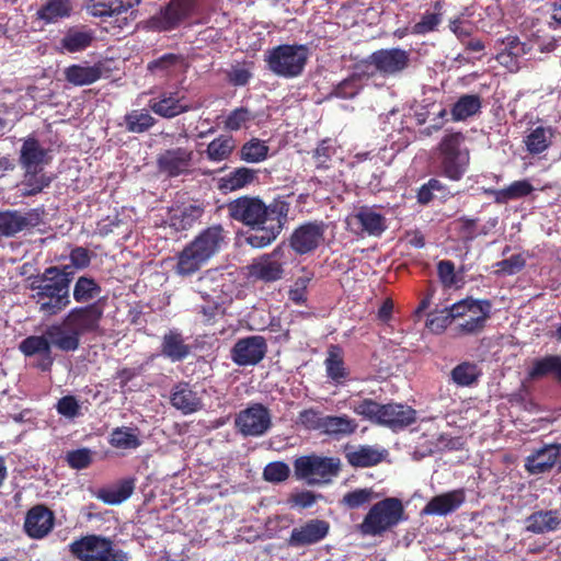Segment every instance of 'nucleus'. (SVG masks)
I'll list each match as a JSON object with an SVG mask.
<instances>
[{
  "mask_svg": "<svg viewBox=\"0 0 561 561\" xmlns=\"http://www.w3.org/2000/svg\"><path fill=\"white\" fill-rule=\"evenodd\" d=\"M95 39L94 32L85 26H72L67 30L59 41L61 51L79 53L90 47Z\"/></svg>",
  "mask_w": 561,
  "mask_h": 561,
  "instance_id": "obj_31",
  "label": "nucleus"
},
{
  "mask_svg": "<svg viewBox=\"0 0 561 561\" xmlns=\"http://www.w3.org/2000/svg\"><path fill=\"white\" fill-rule=\"evenodd\" d=\"M324 365L328 378H330L335 385H342L347 380L350 371L345 367L341 348L339 346L332 345L329 348Z\"/></svg>",
  "mask_w": 561,
  "mask_h": 561,
  "instance_id": "obj_40",
  "label": "nucleus"
},
{
  "mask_svg": "<svg viewBox=\"0 0 561 561\" xmlns=\"http://www.w3.org/2000/svg\"><path fill=\"white\" fill-rule=\"evenodd\" d=\"M553 129L551 127L537 126L525 137L524 144L530 154H540L552 144Z\"/></svg>",
  "mask_w": 561,
  "mask_h": 561,
  "instance_id": "obj_45",
  "label": "nucleus"
},
{
  "mask_svg": "<svg viewBox=\"0 0 561 561\" xmlns=\"http://www.w3.org/2000/svg\"><path fill=\"white\" fill-rule=\"evenodd\" d=\"M330 530V525L323 519H310L300 527H295L288 538L291 547H305L314 545L324 539Z\"/></svg>",
  "mask_w": 561,
  "mask_h": 561,
  "instance_id": "obj_25",
  "label": "nucleus"
},
{
  "mask_svg": "<svg viewBox=\"0 0 561 561\" xmlns=\"http://www.w3.org/2000/svg\"><path fill=\"white\" fill-rule=\"evenodd\" d=\"M561 457V444H549L534 450L525 459V469L530 474H540L549 471Z\"/></svg>",
  "mask_w": 561,
  "mask_h": 561,
  "instance_id": "obj_27",
  "label": "nucleus"
},
{
  "mask_svg": "<svg viewBox=\"0 0 561 561\" xmlns=\"http://www.w3.org/2000/svg\"><path fill=\"white\" fill-rule=\"evenodd\" d=\"M103 68L102 62L93 66L71 65L65 69V78L77 87L89 85L102 77Z\"/></svg>",
  "mask_w": 561,
  "mask_h": 561,
  "instance_id": "obj_36",
  "label": "nucleus"
},
{
  "mask_svg": "<svg viewBox=\"0 0 561 561\" xmlns=\"http://www.w3.org/2000/svg\"><path fill=\"white\" fill-rule=\"evenodd\" d=\"M294 193L278 195L266 205L260 197L243 195L227 205L230 219L252 229L245 241L252 248L270 245L283 231L290 210Z\"/></svg>",
  "mask_w": 561,
  "mask_h": 561,
  "instance_id": "obj_1",
  "label": "nucleus"
},
{
  "mask_svg": "<svg viewBox=\"0 0 561 561\" xmlns=\"http://www.w3.org/2000/svg\"><path fill=\"white\" fill-rule=\"evenodd\" d=\"M227 232L221 225L203 229L175 256L173 271L181 277L196 274L207 262L220 252L226 243Z\"/></svg>",
  "mask_w": 561,
  "mask_h": 561,
  "instance_id": "obj_2",
  "label": "nucleus"
},
{
  "mask_svg": "<svg viewBox=\"0 0 561 561\" xmlns=\"http://www.w3.org/2000/svg\"><path fill=\"white\" fill-rule=\"evenodd\" d=\"M534 191L533 184L528 180H518L512 182L504 188H486L484 193L492 196L494 203L503 205L511 201H516L530 195Z\"/></svg>",
  "mask_w": 561,
  "mask_h": 561,
  "instance_id": "obj_33",
  "label": "nucleus"
},
{
  "mask_svg": "<svg viewBox=\"0 0 561 561\" xmlns=\"http://www.w3.org/2000/svg\"><path fill=\"white\" fill-rule=\"evenodd\" d=\"M344 455L348 465L354 468L374 467L383 459L382 451L370 445H359L358 447L345 446Z\"/></svg>",
  "mask_w": 561,
  "mask_h": 561,
  "instance_id": "obj_32",
  "label": "nucleus"
},
{
  "mask_svg": "<svg viewBox=\"0 0 561 561\" xmlns=\"http://www.w3.org/2000/svg\"><path fill=\"white\" fill-rule=\"evenodd\" d=\"M363 89V82H360L357 76L353 73L342 80L339 84H336L332 90V95L339 99H353L355 98L360 90Z\"/></svg>",
  "mask_w": 561,
  "mask_h": 561,
  "instance_id": "obj_58",
  "label": "nucleus"
},
{
  "mask_svg": "<svg viewBox=\"0 0 561 561\" xmlns=\"http://www.w3.org/2000/svg\"><path fill=\"white\" fill-rule=\"evenodd\" d=\"M71 0H47L37 12L38 20L44 21L46 24L56 23L59 20L67 19L72 13Z\"/></svg>",
  "mask_w": 561,
  "mask_h": 561,
  "instance_id": "obj_39",
  "label": "nucleus"
},
{
  "mask_svg": "<svg viewBox=\"0 0 561 561\" xmlns=\"http://www.w3.org/2000/svg\"><path fill=\"white\" fill-rule=\"evenodd\" d=\"M561 525V516L558 510H540L525 518V530L531 534H546L556 531Z\"/></svg>",
  "mask_w": 561,
  "mask_h": 561,
  "instance_id": "obj_29",
  "label": "nucleus"
},
{
  "mask_svg": "<svg viewBox=\"0 0 561 561\" xmlns=\"http://www.w3.org/2000/svg\"><path fill=\"white\" fill-rule=\"evenodd\" d=\"M407 519L402 501L386 497L375 503L359 524V531L365 536H381Z\"/></svg>",
  "mask_w": 561,
  "mask_h": 561,
  "instance_id": "obj_7",
  "label": "nucleus"
},
{
  "mask_svg": "<svg viewBox=\"0 0 561 561\" xmlns=\"http://www.w3.org/2000/svg\"><path fill=\"white\" fill-rule=\"evenodd\" d=\"M295 474L298 479L316 478L313 481L328 482L332 477L339 474L341 461L334 457H321L317 455H308L298 457L294 461Z\"/></svg>",
  "mask_w": 561,
  "mask_h": 561,
  "instance_id": "obj_11",
  "label": "nucleus"
},
{
  "mask_svg": "<svg viewBox=\"0 0 561 561\" xmlns=\"http://www.w3.org/2000/svg\"><path fill=\"white\" fill-rule=\"evenodd\" d=\"M256 171L250 168H237L218 180V190L227 193L241 190L256 180Z\"/></svg>",
  "mask_w": 561,
  "mask_h": 561,
  "instance_id": "obj_37",
  "label": "nucleus"
},
{
  "mask_svg": "<svg viewBox=\"0 0 561 561\" xmlns=\"http://www.w3.org/2000/svg\"><path fill=\"white\" fill-rule=\"evenodd\" d=\"M290 474L289 466L283 461H274L268 463L263 471V477L268 482H283Z\"/></svg>",
  "mask_w": 561,
  "mask_h": 561,
  "instance_id": "obj_64",
  "label": "nucleus"
},
{
  "mask_svg": "<svg viewBox=\"0 0 561 561\" xmlns=\"http://www.w3.org/2000/svg\"><path fill=\"white\" fill-rule=\"evenodd\" d=\"M559 355H547L533 360L531 367L527 371L529 380H538L552 375L557 378Z\"/></svg>",
  "mask_w": 561,
  "mask_h": 561,
  "instance_id": "obj_47",
  "label": "nucleus"
},
{
  "mask_svg": "<svg viewBox=\"0 0 561 561\" xmlns=\"http://www.w3.org/2000/svg\"><path fill=\"white\" fill-rule=\"evenodd\" d=\"M465 501L462 490L446 492L432 497L424 506V515H447L455 512Z\"/></svg>",
  "mask_w": 561,
  "mask_h": 561,
  "instance_id": "obj_30",
  "label": "nucleus"
},
{
  "mask_svg": "<svg viewBox=\"0 0 561 561\" xmlns=\"http://www.w3.org/2000/svg\"><path fill=\"white\" fill-rule=\"evenodd\" d=\"M197 0H170L148 20V27L157 32L178 28L195 11Z\"/></svg>",
  "mask_w": 561,
  "mask_h": 561,
  "instance_id": "obj_10",
  "label": "nucleus"
},
{
  "mask_svg": "<svg viewBox=\"0 0 561 561\" xmlns=\"http://www.w3.org/2000/svg\"><path fill=\"white\" fill-rule=\"evenodd\" d=\"M255 114H253L247 107H237L229 113L225 121V126L229 130H239L242 127H247L249 122L255 119Z\"/></svg>",
  "mask_w": 561,
  "mask_h": 561,
  "instance_id": "obj_62",
  "label": "nucleus"
},
{
  "mask_svg": "<svg viewBox=\"0 0 561 561\" xmlns=\"http://www.w3.org/2000/svg\"><path fill=\"white\" fill-rule=\"evenodd\" d=\"M381 409L379 425L393 431L404 428L416 421V412L409 405L387 403Z\"/></svg>",
  "mask_w": 561,
  "mask_h": 561,
  "instance_id": "obj_28",
  "label": "nucleus"
},
{
  "mask_svg": "<svg viewBox=\"0 0 561 561\" xmlns=\"http://www.w3.org/2000/svg\"><path fill=\"white\" fill-rule=\"evenodd\" d=\"M478 218H469L467 216H461L458 219H456L453 222V225L455 227L458 238L462 242L468 243L473 241L478 236Z\"/></svg>",
  "mask_w": 561,
  "mask_h": 561,
  "instance_id": "obj_59",
  "label": "nucleus"
},
{
  "mask_svg": "<svg viewBox=\"0 0 561 561\" xmlns=\"http://www.w3.org/2000/svg\"><path fill=\"white\" fill-rule=\"evenodd\" d=\"M456 324L450 328L454 337L477 336L481 334L492 313L489 299L463 298L451 305Z\"/></svg>",
  "mask_w": 561,
  "mask_h": 561,
  "instance_id": "obj_4",
  "label": "nucleus"
},
{
  "mask_svg": "<svg viewBox=\"0 0 561 561\" xmlns=\"http://www.w3.org/2000/svg\"><path fill=\"white\" fill-rule=\"evenodd\" d=\"M376 496L371 488L355 489L343 495L341 504L350 510H356L370 503Z\"/></svg>",
  "mask_w": 561,
  "mask_h": 561,
  "instance_id": "obj_55",
  "label": "nucleus"
},
{
  "mask_svg": "<svg viewBox=\"0 0 561 561\" xmlns=\"http://www.w3.org/2000/svg\"><path fill=\"white\" fill-rule=\"evenodd\" d=\"M451 306L436 313H431L426 320V328L435 334L443 333L448 327L455 322Z\"/></svg>",
  "mask_w": 561,
  "mask_h": 561,
  "instance_id": "obj_57",
  "label": "nucleus"
},
{
  "mask_svg": "<svg viewBox=\"0 0 561 561\" xmlns=\"http://www.w3.org/2000/svg\"><path fill=\"white\" fill-rule=\"evenodd\" d=\"M170 403L184 415L198 412L204 407L202 396L186 381H180L172 387Z\"/></svg>",
  "mask_w": 561,
  "mask_h": 561,
  "instance_id": "obj_23",
  "label": "nucleus"
},
{
  "mask_svg": "<svg viewBox=\"0 0 561 561\" xmlns=\"http://www.w3.org/2000/svg\"><path fill=\"white\" fill-rule=\"evenodd\" d=\"M191 353V346L185 343L183 335L176 330H170L162 337L161 354L171 362H182Z\"/></svg>",
  "mask_w": 561,
  "mask_h": 561,
  "instance_id": "obj_35",
  "label": "nucleus"
},
{
  "mask_svg": "<svg viewBox=\"0 0 561 561\" xmlns=\"http://www.w3.org/2000/svg\"><path fill=\"white\" fill-rule=\"evenodd\" d=\"M54 512L44 504L32 506L24 519V531L32 539L46 537L54 528Z\"/></svg>",
  "mask_w": 561,
  "mask_h": 561,
  "instance_id": "obj_21",
  "label": "nucleus"
},
{
  "mask_svg": "<svg viewBox=\"0 0 561 561\" xmlns=\"http://www.w3.org/2000/svg\"><path fill=\"white\" fill-rule=\"evenodd\" d=\"M309 59V49L302 44H280L267 49L264 61L275 76L286 79L302 75Z\"/></svg>",
  "mask_w": 561,
  "mask_h": 561,
  "instance_id": "obj_6",
  "label": "nucleus"
},
{
  "mask_svg": "<svg viewBox=\"0 0 561 561\" xmlns=\"http://www.w3.org/2000/svg\"><path fill=\"white\" fill-rule=\"evenodd\" d=\"M51 183V178L46 175L42 169L25 170L23 181V196H34L41 193Z\"/></svg>",
  "mask_w": 561,
  "mask_h": 561,
  "instance_id": "obj_48",
  "label": "nucleus"
},
{
  "mask_svg": "<svg viewBox=\"0 0 561 561\" xmlns=\"http://www.w3.org/2000/svg\"><path fill=\"white\" fill-rule=\"evenodd\" d=\"M202 297L204 298L205 304L199 305L196 308L197 313L202 314V321L205 325H211L217 321L219 316L225 314V308L220 302L209 299L208 294H202Z\"/></svg>",
  "mask_w": 561,
  "mask_h": 561,
  "instance_id": "obj_56",
  "label": "nucleus"
},
{
  "mask_svg": "<svg viewBox=\"0 0 561 561\" xmlns=\"http://www.w3.org/2000/svg\"><path fill=\"white\" fill-rule=\"evenodd\" d=\"M180 56L175 54H164L161 57L148 64V70L153 75L168 76L179 65Z\"/></svg>",
  "mask_w": 561,
  "mask_h": 561,
  "instance_id": "obj_61",
  "label": "nucleus"
},
{
  "mask_svg": "<svg viewBox=\"0 0 561 561\" xmlns=\"http://www.w3.org/2000/svg\"><path fill=\"white\" fill-rule=\"evenodd\" d=\"M480 376L478 366L470 362H463L451 370L453 381L461 387L473 385Z\"/></svg>",
  "mask_w": 561,
  "mask_h": 561,
  "instance_id": "obj_54",
  "label": "nucleus"
},
{
  "mask_svg": "<svg viewBox=\"0 0 561 561\" xmlns=\"http://www.w3.org/2000/svg\"><path fill=\"white\" fill-rule=\"evenodd\" d=\"M465 140L463 133L448 131L436 147L439 174L450 181H460L468 171L470 151Z\"/></svg>",
  "mask_w": 561,
  "mask_h": 561,
  "instance_id": "obj_5",
  "label": "nucleus"
},
{
  "mask_svg": "<svg viewBox=\"0 0 561 561\" xmlns=\"http://www.w3.org/2000/svg\"><path fill=\"white\" fill-rule=\"evenodd\" d=\"M285 264V250L277 245L271 253L255 259L248 266V274L254 280L274 283L283 278Z\"/></svg>",
  "mask_w": 561,
  "mask_h": 561,
  "instance_id": "obj_12",
  "label": "nucleus"
},
{
  "mask_svg": "<svg viewBox=\"0 0 561 561\" xmlns=\"http://www.w3.org/2000/svg\"><path fill=\"white\" fill-rule=\"evenodd\" d=\"M382 405L373 399H364L354 405L353 411L370 422L379 424Z\"/></svg>",
  "mask_w": 561,
  "mask_h": 561,
  "instance_id": "obj_63",
  "label": "nucleus"
},
{
  "mask_svg": "<svg viewBox=\"0 0 561 561\" xmlns=\"http://www.w3.org/2000/svg\"><path fill=\"white\" fill-rule=\"evenodd\" d=\"M194 152L191 149L176 147L167 149L158 156L159 170L169 178L187 174L191 171Z\"/></svg>",
  "mask_w": 561,
  "mask_h": 561,
  "instance_id": "obj_19",
  "label": "nucleus"
},
{
  "mask_svg": "<svg viewBox=\"0 0 561 561\" xmlns=\"http://www.w3.org/2000/svg\"><path fill=\"white\" fill-rule=\"evenodd\" d=\"M234 149V139L231 136L221 135L210 141L206 149V154L210 161H222L229 158Z\"/></svg>",
  "mask_w": 561,
  "mask_h": 561,
  "instance_id": "obj_51",
  "label": "nucleus"
},
{
  "mask_svg": "<svg viewBox=\"0 0 561 561\" xmlns=\"http://www.w3.org/2000/svg\"><path fill=\"white\" fill-rule=\"evenodd\" d=\"M497 44L501 48L495 55L496 61L510 72H517L520 69L519 59L530 53L531 46L511 34L497 39Z\"/></svg>",
  "mask_w": 561,
  "mask_h": 561,
  "instance_id": "obj_20",
  "label": "nucleus"
},
{
  "mask_svg": "<svg viewBox=\"0 0 561 561\" xmlns=\"http://www.w3.org/2000/svg\"><path fill=\"white\" fill-rule=\"evenodd\" d=\"M267 353V343L262 335L239 339L230 351L231 360L238 366H255Z\"/></svg>",
  "mask_w": 561,
  "mask_h": 561,
  "instance_id": "obj_17",
  "label": "nucleus"
},
{
  "mask_svg": "<svg viewBox=\"0 0 561 561\" xmlns=\"http://www.w3.org/2000/svg\"><path fill=\"white\" fill-rule=\"evenodd\" d=\"M138 428L122 426L111 433L110 444L115 448L134 449L140 446Z\"/></svg>",
  "mask_w": 561,
  "mask_h": 561,
  "instance_id": "obj_50",
  "label": "nucleus"
},
{
  "mask_svg": "<svg viewBox=\"0 0 561 561\" xmlns=\"http://www.w3.org/2000/svg\"><path fill=\"white\" fill-rule=\"evenodd\" d=\"M45 333L50 341L51 347L54 346L61 352H75L80 347V337L65 318L60 322L48 325Z\"/></svg>",
  "mask_w": 561,
  "mask_h": 561,
  "instance_id": "obj_26",
  "label": "nucleus"
},
{
  "mask_svg": "<svg viewBox=\"0 0 561 561\" xmlns=\"http://www.w3.org/2000/svg\"><path fill=\"white\" fill-rule=\"evenodd\" d=\"M204 214V207L199 204H190L171 216V226L176 230L190 229Z\"/></svg>",
  "mask_w": 561,
  "mask_h": 561,
  "instance_id": "obj_46",
  "label": "nucleus"
},
{
  "mask_svg": "<svg viewBox=\"0 0 561 561\" xmlns=\"http://www.w3.org/2000/svg\"><path fill=\"white\" fill-rule=\"evenodd\" d=\"M297 424L308 431H320L322 433L324 416L314 408L305 409L299 412Z\"/></svg>",
  "mask_w": 561,
  "mask_h": 561,
  "instance_id": "obj_60",
  "label": "nucleus"
},
{
  "mask_svg": "<svg viewBox=\"0 0 561 561\" xmlns=\"http://www.w3.org/2000/svg\"><path fill=\"white\" fill-rule=\"evenodd\" d=\"M88 11L98 18L114 16L127 11L122 0H90Z\"/></svg>",
  "mask_w": 561,
  "mask_h": 561,
  "instance_id": "obj_53",
  "label": "nucleus"
},
{
  "mask_svg": "<svg viewBox=\"0 0 561 561\" xmlns=\"http://www.w3.org/2000/svg\"><path fill=\"white\" fill-rule=\"evenodd\" d=\"M378 72L383 76H393L408 68L410 55L401 48L379 49L371 54Z\"/></svg>",
  "mask_w": 561,
  "mask_h": 561,
  "instance_id": "obj_24",
  "label": "nucleus"
},
{
  "mask_svg": "<svg viewBox=\"0 0 561 561\" xmlns=\"http://www.w3.org/2000/svg\"><path fill=\"white\" fill-rule=\"evenodd\" d=\"M103 312V306L100 302H93L72 308L64 318L81 339L84 334L100 331Z\"/></svg>",
  "mask_w": 561,
  "mask_h": 561,
  "instance_id": "obj_15",
  "label": "nucleus"
},
{
  "mask_svg": "<svg viewBox=\"0 0 561 561\" xmlns=\"http://www.w3.org/2000/svg\"><path fill=\"white\" fill-rule=\"evenodd\" d=\"M234 426L244 437H257L272 426L270 410L262 403H252L234 417Z\"/></svg>",
  "mask_w": 561,
  "mask_h": 561,
  "instance_id": "obj_13",
  "label": "nucleus"
},
{
  "mask_svg": "<svg viewBox=\"0 0 561 561\" xmlns=\"http://www.w3.org/2000/svg\"><path fill=\"white\" fill-rule=\"evenodd\" d=\"M148 106L156 115L171 119L198 110L201 103L190 98L185 88L171 87L160 91L157 96L151 98Z\"/></svg>",
  "mask_w": 561,
  "mask_h": 561,
  "instance_id": "obj_9",
  "label": "nucleus"
},
{
  "mask_svg": "<svg viewBox=\"0 0 561 561\" xmlns=\"http://www.w3.org/2000/svg\"><path fill=\"white\" fill-rule=\"evenodd\" d=\"M102 293L101 285L91 276H79L75 283L72 296L78 304H93Z\"/></svg>",
  "mask_w": 561,
  "mask_h": 561,
  "instance_id": "obj_41",
  "label": "nucleus"
},
{
  "mask_svg": "<svg viewBox=\"0 0 561 561\" xmlns=\"http://www.w3.org/2000/svg\"><path fill=\"white\" fill-rule=\"evenodd\" d=\"M47 150L44 149L39 141L34 137L24 140L21 148L20 161L25 170L42 169V164L46 162Z\"/></svg>",
  "mask_w": 561,
  "mask_h": 561,
  "instance_id": "obj_38",
  "label": "nucleus"
},
{
  "mask_svg": "<svg viewBox=\"0 0 561 561\" xmlns=\"http://www.w3.org/2000/svg\"><path fill=\"white\" fill-rule=\"evenodd\" d=\"M481 98L478 94H463L453 105L450 114L454 122H462L480 113Z\"/></svg>",
  "mask_w": 561,
  "mask_h": 561,
  "instance_id": "obj_43",
  "label": "nucleus"
},
{
  "mask_svg": "<svg viewBox=\"0 0 561 561\" xmlns=\"http://www.w3.org/2000/svg\"><path fill=\"white\" fill-rule=\"evenodd\" d=\"M327 225L323 221H308L298 226L289 238V245L298 255L313 252L324 240Z\"/></svg>",
  "mask_w": 561,
  "mask_h": 561,
  "instance_id": "obj_16",
  "label": "nucleus"
},
{
  "mask_svg": "<svg viewBox=\"0 0 561 561\" xmlns=\"http://www.w3.org/2000/svg\"><path fill=\"white\" fill-rule=\"evenodd\" d=\"M30 288L39 312L46 317L59 314L71 304L69 278L57 268H45L33 276Z\"/></svg>",
  "mask_w": 561,
  "mask_h": 561,
  "instance_id": "obj_3",
  "label": "nucleus"
},
{
  "mask_svg": "<svg viewBox=\"0 0 561 561\" xmlns=\"http://www.w3.org/2000/svg\"><path fill=\"white\" fill-rule=\"evenodd\" d=\"M157 124L147 108L131 110L124 115V126L128 133L144 134Z\"/></svg>",
  "mask_w": 561,
  "mask_h": 561,
  "instance_id": "obj_44",
  "label": "nucleus"
},
{
  "mask_svg": "<svg viewBox=\"0 0 561 561\" xmlns=\"http://www.w3.org/2000/svg\"><path fill=\"white\" fill-rule=\"evenodd\" d=\"M347 225L357 234L366 233L373 237L381 236L387 229L386 217L370 206H359L347 218Z\"/></svg>",
  "mask_w": 561,
  "mask_h": 561,
  "instance_id": "obj_18",
  "label": "nucleus"
},
{
  "mask_svg": "<svg viewBox=\"0 0 561 561\" xmlns=\"http://www.w3.org/2000/svg\"><path fill=\"white\" fill-rule=\"evenodd\" d=\"M44 209L32 208L24 213L20 210L0 211V236L14 237L16 233L38 227L43 222Z\"/></svg>",
  "mask_w": 561,
  "mask_h": 561,
  "instance_id": "obj_14",
  "label": "nucleus"
},
{
  "mask_svg": "<svg viewBox=\"0 0 561 561\" xmlns=\"http://www.w3.org/2000/svg\"><path fill=\"white\" fill-rule=\"evenodd\" d=\"M135 489L134 479L121 480L113 488H102L98 491L96 497L108 505H117L126 501Z\"/></svg>",
  "mask_w": 561,
  "mask_h": 561,
  "instance_id": "obj_42",
  "label": "nucleus"
},
{
  "mask_svg": "<svg viewBox=\"0 0 561 561\" xmlns=\"http://www.w3.org/2000/svg\"><path fill=\"white\" fill-rule=\"evenodd\" d=\"M358 428V423L355 419L346 414L342 415H324V425L322 433L340 440L342 438L353 435Z\"/></svg>",
  "mask_w": 561,
  "mask_h": 561,
  "instance_id": "obj_34",
  "label": "nucleus"
},
{
  "mask_svg": "<svg viewBox=\"0 0 561 561\" xmlns=\"http://www.w3.org/2000/svg\"><path fill=\"white\" fill-rule=\"evenodd\" d=\"M268 150V146L265 141L259 138H252L241 147L240 158L245 162L257 163L267 158Z\"/></svg>",
  "mask_w": 561,
  "mask_h": 561,
  "instance_id": "obj_52",
  "label": "nucleus"
},
{
  "mask_svg": "<svg viewBox=\"0 0 561 561\" xmlns=\"http://www.w3.org/2000/svg\"><path fill=\"white\" fill-rule=\"evenodd\" d=\"M70 552L80 561H128L129 556L114 546L110 538L87 535L69 546Z\"/></svg>",
  "mask_w": 561,
  "mask_h": 561,
  "instance_id": "obj_8",
  "label": "nucleus"
},
{
  "mask_svg": "<svg viewBox=\"0 0 561 561\" xmlns=\"http://www.w3.org/2000/svg\"><path fill=\"white\" fill-rule=\"evenodd\" d=\"M434 12L426 11L419 22H416L412 26V34L414 35H425L427 33L434 32L437 30V26L442 22V10L443 3L442 1H436L433 4Z\"/></svg>",
  "mask_w": 561,
  "mask_h": 561,
  "instance_id": "obj_49",
  "label": "nucleus"
},
{
  "mask_svg": "<svg viewBox=\"0 0 561 561\" xmlns=\"http://www.w3.org/2000/svg\"><path fill=\"white\" fill-rule=\"evenodd\" d=\"M19 350L26 357L38 355L35 367L42 371H49L54 364L51 355V344L44 332L43 335H30L25 337L19 345Z\"/></svg>",
  "mask_w": 561,
  "mask_h": 561,
  "instance_id": "obj_22",
  "label": "nucleus"
}]
</instances>
